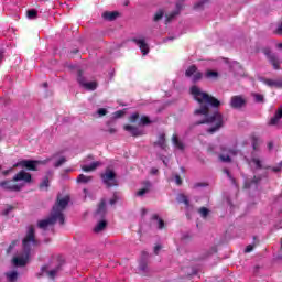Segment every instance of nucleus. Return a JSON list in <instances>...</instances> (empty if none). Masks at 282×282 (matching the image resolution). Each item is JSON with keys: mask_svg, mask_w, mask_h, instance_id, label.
<instances>
[{"mask_svg": "<svg viewBox=\"0 0 282 282\" xmlns=\"http://www.w3.org/2000/svg\"><path fill=\"white\" fill-rule=\"evenodd\" d=\"M4 275L7 276L8 282L19 281V272H17V271H8L4 273Z\"/></svg>", "mask_w": 282, "mask_h": 282, "instance_id": "4be33fe9", "label": "nucleus"}, {"mask_svg": "<svg viewBox=\"0 0 282 282\" xmlns=\"http://www.w3.org/2000/svg\"><path fill=\"white\" fill-rule=\"evenodd\" d=\"M116 116H117L118 118H120L121 116H124V111L119 110V111L116 112Z\"/></svg>", "mask_w": 282, "mask_h": 282, "instance_id": "5fc2aeb1", "label": "nucleus"}, {"mask_svg": "<svg viewBox=\"0 0 282 282\" xmlns=\"http://www.w3.org/2000/svg\"><path fill=\"white\" fill-rule=\"evenodd\" d=\"M205 78H208L209 80H217V78H219V73L217 70H207L205 73Z\"/></svg>", "mask_w": 282, "mask_h": 282, "instance_id": "bb28decb", "label": "nucleus"}, {"mask_svg": "<svg viewBox=\"0 0 282 282\" xmlns=\"http://www.w3.org/2000/svg\"><path fill=\"white\" fill-rule=\"evenodd\" d=\"M1 188H4V191H13L14 193H19L21 188H23L22 185L13 184L12 181H2L0 182Z\"/></svg>", "mask_w": 282, "mask_h": 282, "instance_id": "9d476101", "label": "nucleus"}, {"mask_svg": "<svg viewBox=\"0 0 282 282\" xmlns=\"http://www.w3.org/2000/svg\"><path fill=\"white\" fill-rule=\"evenodd\" d=\"M40 191H47L50 188V177L45 176L39 185Z\"/></svg>", "mask_w": 282, "mask_h": 282, "instance_id": "c756f323", "label": "nucleus"}, {"mask_svg": "<svg viewBox=\"0 0 282 282\" xmlns=\"http://www.w3.org/2000/svg\"><path fill=\"white\" fill-rule=\"evenodd\" d=\"M96 215H98L99 217H105V215H107V203L105 202V199L99 203Z\"/></svg>", "mask_w": 282, "mask_h": 282, "instance_id": "a211bd4d", "label": "nucleus"}, {"mask_svg": "<svg viewBox=\"0 0 282 282\" xmlns=\"http://www.w3.org/2000/svg\"><path fill=\"white\" fill-rule=\"evenodd\" d=\"M101 182H104L107 188H113V186H118V178H116V172L109 167L106 169L104 173L100 174Z\"/></svg>", "mask_w": 282, "mask_h": 282, "instance_id": "20e7f679", "label": "nucleus"}, {"mask_svg": "<svg viewBox=\"0 0 282 282\" xmlns=\"http://www.w3.org/2000/svg\"><path fill=\"white\" fill-rule=\"evenodd\" d=\"M160 250H162V246L156 245V246L154 247V254H159Z\"/></svg>", "mask_w": 282, "mask_h": 282, "instance_id": "864d4df0", "label": "nucleus"}, {"mask_svg": "<svg viewBox=\"0 0 282 282\" xmlns=\"http://www.w3.org/2000/svg\"><path fill=\"white\" fill-rule=\"evenodd\" d=\"M278 50H282V42L276 45Z\"/></svg>", "mask_w": 282, "mask_h": 282, "instance_id": "338daca9", "label": "nucleus"}, {"mask_svg": "<svg viewBox=\"0 0 282 282\" xmlns=\"http://www.w3.org/2000/svg\"><path fill=\"white\" fill-rule=\"evenodd\" d=\"M210 0H200L194 4V10H204V6Z\"/></svg>", "mask_w": 282, "mask_h": 282, "instance_id": "72a5a7b5", "label": "nucleus"}, {"mask_svg": "<svg viewBox=\"0 0 282 282\" xmlns=\"http://www.w3.org/2000/svg\"><path fill=\"white\" fill-rule=\"evenodd\" d=\"M120 17V13L118 11H106L102 13V19L106 21H116Z\"/></svg>", "mask_w": 282, "mask_h": 282, "instance_id": "f3484780", "label": "nucleus"}, {"mask_svg": "<svg viewBox=\"0 0 282 282\" xmlns=\"http://www.w3.org/2000/svg\"><path fill=\"white\" fill-rule=\"evenodd\" d=\"M116 132H117L116 128H110V129H108V133H110L111 135H112L113 133H116Z\"/></svg>", "mask_w": 282, "mask_h": 282, "instance_id": "4d7b16f0", "label": "nucleus"}, {"mask_svg": "<svg viewBox=\"0 0 282 282\" xmlns=\"http://www.w3.org/2000/svg\"><path fill=\"white\" fill-rule=\"evenodd\" d=\"M176 202H178V204H184L186 208H191V200H188V196L184 194H178L176 197Z\"/></svg>", "mask_w": 282, "mask_h": 282, "instance_id": "b1692460", "label": "nucleus"}, {"mask_svg": "<svg viewBox=\"0 0 282 282\" xmlns=\"http://www.w3.org/2000/svg\"><path fill=\"white\" fill-rule=\"evenodd\" d=\"M28 19H36L39 17V11L36 9H31L26 11Z\"/></svg>", "mask_w": 282, "mask_h": 282, "instance_id": "f704fd0d", "label": "nucleus"}, {"mask_svg": "<svg viewBox=\"0 0 282 282\" xmlns=\"http://www.w3.org/2000/svg\"><path fill=\"white\" fill-rule=\"evenodd\" d=\"M61 270H63V264H61V263L51 271H47V265H44L41 269L42 274L46 273L48 279H52L53 281H54V279H56V274H58V272H61Z\"/></svg>", "mask_w": 282, "mask_h": 282, "instance_id": "9b49d317", "label": "nucleus"}, {"mask_svg": "<svg viewBox=\"0 0 282 282\" xmlns=\"http://www.w3.org/2000/svg\"><path fill=\"white\" fill-rule=\"evenodd\" d=\"M10 171H12V169H11V170H7V171H3V172H2V175H4V176H6V175H10Z\"/></svg>", "mask_w": 282, "mask_h": 282, "instance_id": "052dcab7", "label": "nucleus"}, {"mask_svg": "<svg viewBox=\"0 0 282 282\" xmlns=\"http://www.w3.org/2000/svg\"><path fill=\"white\" fill-rule=\"evenodd\" d=\"M140 270H147V263L141 262V264H140Z\"/></svg>", "mask_w": 282, "mask_h": 282, "instance_id": "13d9d810", "label": "nucleus"}, {"mask_svg": "<svg viewBox=\"0 0 282 282\" xmlns=\"http://www.w3.org/2000/svg\"><path fill=\"white\" fill-rule=\"evenodd\" d=\"M189 93L194 100L200 105L198 109L194 110V116L205 117V119L196 121L195 124H212L207 130V133H210V135L217 133V131L224 127V115L218 110L210 115V107L213 109H219L221 107V101H219L215 96L202 90L197 85L192 86L189 88Z\"/></svg>", "mask_w": 282, "mask_h": 282, "instance_id": "f257e3e1", "label": "nucleus"}, {"mask_svg": "<svg viewBox=\"0 0 282 282\" xmlns=\"http://www.w3.org/2000/svg\"><path fill=\"white\" fill-rule=\"evenodd\" d=\"M142 186L143 187L137 192L138 197H144V195H147V193L151 191V186H152L151 181H143Z\"/></svg>", "mask_w": 282, "mask_h": 282, "instance_id": "2eb2a0df", "label": "nucleus"}, {"mask_svg": "<svg viewBox=\"0 0 282 282\" xmlns=\"http://www.w3.org/2000/svg\"><path fill=\"white\" fill-rule=\"evenodd\" d=\"M67 162V159L65 156L59 158L57 162L54 163L55 169H59V166H63Z\"/></svg>", "mask_w": 282, "mask_h": 282, "instance_id": "a19ab883", "label": "nucleus"}, {"mask_svg": "<svg viewBox=\"0 0 282 282\" xmlns=\"http://www.w3.org/2000/svg\"><path fill=\"white\" fill-rule=\"evenodd\" d=\"M3 61V53L0 51V63Z\"/></svg>", "mask_w": 282, "mask_h": 282, "instance_id": "69168bd1", "label": "nucleus"}, {"mask_svg": "<svg viewBox=\"0 0 282 282\" xmlns=\"http://www.w3.org/2000/svg\"><path fill=\"white\" fill-rule=\"evenodd\" d=\"M118 202V196L113 195V197L109 200L110 206H113Z\"/></svg>", "mask_w": 282, "mask_h": 282, "instance_id": "3c124183", "label": "nucleus"}, {"mask_svg": "<svg viewBox=\"0 0 282 282\" xmlns=\"http://www.w3.org/2000/svg\"><path fill=\"white\" fill-rule=\"evenodd\" d=\"M147 257H149V253H147V251H143V252H142V258H143V259H147Z\"/></svg>", "mask_w": 282, "mask_h": 282, "instance_id": "680f3d73", "label": "nucleus"}, {"mask_svg": "<svg viewBox=\"0 0 282 282\" xmlns=\"http://www.w3.org/2000/svg\"><path fill=\"white\" fill-rule=\"evenodd\" d=\"M278 111H279V115H280L281 118H282V108H279Z\"/></svg>", "mask_w": 282, "mask_h": 282, "instance_id": "774afa93", "label": "nucleus"}, {"mask_svg": "<svg viewBox=\"0 0 282 282\" xmlns=\"http://www.w3.org/2000/svg\"><path fill=\"white\" fill-rule=\"evenodd\" d=\"M162 19H164V10H159L155 12L154 17H153V21L154 23H158V21H162Z\"/></svg>", "mask_w": 282, "mask_h": 282, "instance_id": "2f4dec72", "label": "nucleus"}, {"mask_svg": "<svg viewBox=\"0 0 282 282\" xmlns=\"http://www.w3.org/2000/svg\"><path fill=\"white\" fill-rule=\"evenodd\" d=\"M251 142L253 151H259V138L253 135Z\"/></svg>", "mask_w": 282, "mask_h": 282, "instance_id": "ea45409f", "label": "nucleus"}, {"mask_svg": "<svg viewBox=\"0 0 282 282\" xmlns=\"http://www.w3.org/2000/svg\"><path fill=\"white\" fill-rule=\"evenodd\" d=\"M268 147H269V149L271 150V149H273V148H274V143L269 142V143H268Z\"/></svg>", "mask_w": 282, "mask_h": 282, "instance_id": "e2e57ef3", "label": "nucleus"}, {"mask_svg": "<svg viewBox=\"0 0 282 282\" xmlns=\"http://www.w3.org/2000/svg\"><path fill=\"white\" fill-rule=\"evenodd\" d=\"M129 122H131V124H139V127H147L149 124H151V119L147 116H142L140 118V113L134 112L129 117Z\"/></svg>", "mask_w": 282, "mask_h": 282, "instance_id": "6e6552de", "label": "nucleus"}, {"mask_svg": "<svg viewBox=\"0 0 282 282\" xmlns=\"http://www.w3.org/2000/svg\"><path fill=\"white\" fill-rule=\"evenodd\" d=\"M248 105V100L242 95L232 96L230 99L231 109H243Z\"/></svg>", "mask_w": 282, "mask_h": 282, "instance_id": "1a4fd4ad", "label": "nucleus"}, {"mask_svg": "<svg viewBox=\"0 0 282 282\" xmlns=\"http://www.w3.org/2000/svg\"><path fill=\"white\" fill-rule=\"evenodd\" d=\"M13 181L25 182L26 184H30L32 182V174L22 170L13 177Z\"/></svg>", "mask_w": 282, "mask_h": 282, "instance_id": "f8f14e48", "label": "nucleus"}, {"mask_svg": "<svg viewBox=\"0 0 282 282\" xmlns=\"http://www.w3.org/2000/svg\"><path fill=\"white\" fill-rule=\"evenodd\" d=\"M268 61L272 65L273 69L275 70L281 69V58H279L276 54L271 56Z\"/></svg>", "mask_w": 282, "mask_h": 282, "instance_id": "6ab92c4d", "label": "nucleus"}, {"mask_svg": "<svg viewBox=\"0 0 282 282\" xmlns=\"http://www.w3.org/2000/svg\"><path fill=\"white\" fill-rule=\"evenodd\" d=\"M77 83H79L82 87H84V85L87 83L85 77L83 76V70H78Z\"/></svg>", "mask_w": 282, "mask_h": 282, "instance_id": "58836bf2", "label": "nucleus"}, {"mask_svg": "<svg viewBox=\"0 0 282 282\" xmlns=\"http://www.w3.org/2000/svg\"><path fill=\"white\" fill-rule=\"evenodd\" d=\"M85 89H88L89 91H95V89L98 87V83L96 82H90L84 84Z\"/></svg>", "mask_w": 282, "mask_h": 282, "instance_id": "473e14b6", "label": "nucleus"}, {"mask_svg": "<svg viewBox=\"0 0 282 282\" xmlns=\"http://www.w3.org/2000/svg\"><path fill=\"white\" fill-rule=\"evenodd\" d=\"M33 246H39V240H36V235L34 231V226H30L26 232V236L22 240V246H23V253L20 257H14L13 258V265L17 268H25L28 263L30 262V254L32 252V247Z\"/></svg>", "mask_w": 282, "mask_h": 282, "instance_id": "7ed1b4c3", "label": "nucleus"}, {"mask_svg": "<svg viewBox=\"0 0 282 282\" xmlns=\"http://www.w3.org/2000/svg\"><path fill=\"white\" fill-rule=\"evenodd\" d=\"M97 113H98L99 116H107V109L100 108V109H98Z\"/></svg>", "mask_w": 282, "mask_h": 282, "instance_id": "8fccbe9b", "label": "nucleus"}, {"mask_svg": "<svg viewBox=\"0 0 282 282\" xmlns=\"http://www.w3.org/2000/svg\"><path fill=\"white\" fill-rule=\"evenodd\" d=\"M132 43H135V45H138V47L140 48V51L142 52L143 56H147V54H149L150 48H149V44H147V41H144V39H132Z\"/></svg>", "mask_w": 282, "mask_h": 282, "instance_id": "ddd939ff", "label": "nucleus"}, {"mask_svg": "<svg viewBox=\"0 0 282 282\" xmlns=\"http://www.w3.org/2000/svg\"><path fill=\"white\" fill-rule=\"evenodd\" d=\"M264 84H267L268 87H275V89H282V80L264 79Z\"/></svg>", "mask_w": 282, "mask_h": 282, "instance_id": "a878e982", "label": "nucleus"}, {"mask_svg": "<svg viewBox=\"0 0 282 282\" xmlns=\"http://www.w3.org/2000/svg\"><path fill=\"white\" fill-rule=\"evenodd\" d=\"M107 228V220H100L97 226L94 228V232H102Z\"/></svg>", "mask_w": 282, "mask_h": 282, "instance_id": "cd10ccee", "label": "nucleus"}, {"mask_svg": "<svg viewBox=\"0 0 282 282\" xmlns=\"http://www.w3.org/2000/svg\"><path fill=\"white\" fill-rule=\"evenodd\" d=\"M154 147H160V149H162L163 151H166L169 145H166V134L165 133L159 134L158 140L154 142Z\"/></svg>", "mask_w": 282, "mask_h": 282, "instance_id": "dca6fc26", "label": "nucleus"}, {"mask_svg": "<svg viewBox=\"0 0 282 282\" xmlns=\"http://www.w3.org/2000/svg\"><path fill=\"white\" fill-rule=\"evenodd\" d=\"M152 220L153 221H159V230H163L164 228V220L160 218L158 214L152 215Z\"/></svg>", "mask_w": 282, "mask_h": 282, "instance_id": "7c9ffc66", "label": "nucleus"}, {"mask_svg": "<svg viewBox=\"0 0 282 282\" xmlns=\"http://www.w3.org/2000/svg\"><path fill=\"white\" fill-rule=\"evenodd\" d=\"M52 159H46L45 161H39V160H22L13 165V169H18L20 166L21 169H26V171H36V166L39 164H47Z\"/></svg>", "mask_w": 282, "mask_h": 282, "instance_id": "39448f33", "label": "nucleus"}, {"mask_svg": "<svg viewBox=\"0 0 282 282\" xmlns=\"http://www.w3.org/2000/svg\"><path fill=\"white\" fill-rule=\"evenodd\" d=\"M224 172L226 173L227 177H229V180H231V182L235 183V177H232V175L230 174V171L225 170Z\"/></svg>", "mask_w": 282, "mask_h": 282, "instance_id": "603ef678", "label": "nucleus"}, {"mask_svg": "<svg viewBox=\"0 0 282 282\" xmlns=\"http://www.w3.org/2000/svg\"><path fill=\"white\" fill-rule=\"evenodd\" d=\"M254 99H256V102H263V95H261V94H256V95H254Z\"/></svg>", "mask_w": 282, "mask_h": 282, "instance_id": "de8ad7c7", "label": "nucleus"}, {"mask_svg": "<svg viewBox=\"0 0 282 282\" xmlns=\"http://www.w3.org/2000/svg\"><path fill=\"white\" fill-rule=\"evenodd\" d=\"M262 54L267 56L268 61L270 59V57L275 55L274 53H272V50L270 47L262 48Z\"/></svg>", "mask_w": 282, "mask_h": 282, "instance_id": "4c0bfd02", "label": "nucleus"}, {"mask_svg": "<svg viewBox=\"0 0 282 282\" xmlns=\"http://www.w3.org/2000/svg\"><path fill=\"white\" fill-rule=\"evenodd\" d=\"M281 116L279 115V110H276V112L274 113V116L270 119L269 121V126L270 127H274L276 124H279V120H281Z\"/></svg>", "mask_w": 282, "mask_h": 282, "instance_id": "c85d7f7f", "label": "nucleus"}, {"mask_svg": "<svg viewBox=\"0 0 282 282\" xmlns=\"http://www.w3.org/2000/svg\"><path fill=\"white\" fill-rule=\"evenodd\" d=\"M69 206V196L61 197L57 195L56 202L47 218L37 223V228L47 230V227L54 226L58 221L59 226H65V208Z\"/></svg>", "mask_w": 282, "mask_h": 282, "instance_id": "f03ea898", "label": "nucleus"}, {"mask_svg": "<svg viewBox=\"0 0 282 282\" xmlns=\"http://www.w3.org/2000/svg\"><path fill=\"white\" fill-rule=\"evenodd\" d=\"M220 151L223 154H219V161L226 162L228 164H230V162H232V159L230 158V155H237L239 153V150L229 149L226 147H220Z\"/></svg>", "mask_w": 282, "mask_h": 282, "instance_id": "0eeeda50", "label": "nucleus"}, {"mask_svg": "<svg viewBox=\"0 0 282 282\" xmlns=\"http://www.w3.org/2000/svg\"><path fill=\"white\" fill-rule=\"evenodd\" d=\"M12 210H14V207L12 205H8L7 208L2 212V215L8 217Z\"/></svg>", "mask_w": 282, "mask_h": 282, "instance_id": "c03bdc74", "label": "nucleus"}, {"mask_svg": "<svg viewBox=\"0 0 282 282\" xmlns=\"http://www.w3.org/2000/svg\"><path fill=\"white\" fill-rule=\"evenodd\" d=\"M94 180V176H87L85 174H79L76 178L77 184H89Z\"/></svg>", "mask_w": 282, "mask_h": 282, "instance_id": "5701e85b", "label": "nucleus"}, {"mask_svg": "<svg viewBox=\"0 0 282 282\" xmlns=\"http://www.w3.org/2000/svg\"><path fill=\"white\" fill-rule=\"evenodd\" d=\"M98 166H100V162L96 161L93 162L90 165H83L82 171H84L85 173H89L91 171H96Z\"/></svg>", "mask_w": 282, "mask_h": 282, "instance_id": "393cba45", "label": "nucleus"}, {"mask_svg": "<svg viewBox=\"0 0 282 282\" xmlns=\"http://www.w3.org/2000/svg\"><path fill=\"white\" fill-rule=\"evenodd\" d=\"M262 54L267 56L268 61L270 59V57L275 55L274 53H272V50L270 47L262 48Z\"/></svg>", "mask_w": 282, "mask_h": 282, "instance_id": "e433bc0d", "label": "nucleus"}, {"mask_svg": "<svg viewBox=\"0 0 282 282\" xmlns=\"http://www.w3.org/2000/svg\"><path fill=\"white\" fill-rule=\"evenodd\" d=\"M253 250H254V246L248 245V246L246 247V249H245V252H246V253H249V252H252Z\"/></svg>", "mask_w": 282, "mask_h": 282, "instance_id": "09e8293b", "label": "nucleus"}, {"mask_svg": "<svg viewBox=\"0 0 282 282\" xmlns=\"http://www.w3.org/2000/svg\"><path fill=\"white\" fill-rule=\"evenodd\" d=\"M17 243H19V240H13V241L9 245V247H8V249H7V253H8V254H10V252H12V250H14V248H17Z\"/></svg>", "mask_w": 282, "mask_h": 282, "instance_id": "79ce46f5", "label": "nucleus"}, {"mask_svg": "<svg viewBox=\"0 0 282 282\" xmlns=\"http://www.w3.org/2000/svg\"><path fill=\"white\" fill-rule=\"evenodd\" d=\"M198 213H199L200 217H203V219H206V217H208V215L210 214V210L206 207H200L198 209Z\"/></svg>", "mask_w": 282, "mask_h": 282, "instance_id": "c9c22d12", "label": "nucleus"}, {"mask_svg": "<svg viewBox=\"0 0 282 282\" xmlns=\"http://www.w3.org/2000/svg\"><path fill=\"white\" fill-rule=\"evenodd\" d=\"M151 173H152V175H155V173H158V169H152Z\"/></svg>", "mask_w": 282, "mask_h": 282, "instance_id": "0e129e2a", "label": "nucleus"}, {"mask_svg": "<svg viewBox=\"0 0 282 282\" xmlns=\"http://www.w3.org/2000/svg\"><path fill=\"white\" fill-rule=\"evenodd\" d=\"M177 14H180L178 11L172 12L169 15H166V23H171V21H173V19H175V17H177Z\"/></svg>", "mask_w": 282, "mask_h": 282, "instance_id": "37998d69", "label": "nucleus"}, {"mask_svg": "<svg viewBox=\"0 0 282 282\" xmlns=\"http://www.w3.org/2000/svg\"><path fill=\"white\" fill-rule=\"evenodd\" d=\"M276 34H282V23L278 26Z\"/></svg>", "mask_w": 282, "mask_h": 282, "instance_id": "6e6d98bb", "label": "nucleus"}, {"mask_svg": "<svg viewBox=\"0 0 282 282\" xmlns=\"http://www.w3.org/2000/svg\"><path fill=\"white\" fill-rule=\"evenodd\" d=\"M270 169H271V171H273V173H279V172H281V169H282V162H281V163H279V165H278V166H275V167H271V166H270Z\"/></svg>", "mask_w": 282, "mask_h": 282, "instance_id": "49530a36", "label": "nucleus"}, {"mask_svg": "<svg viewBox=\"0 0 282 282\" xmlns=\"http://www.w3.org/2000/svg\"><path fill=\"white\" fill-rule=\"evenodd\" d=\"M253 182H254V184H259V182H261V178H258L257 176H254Z\"/></svg>", "mask_w": 282, "mask_h": 282, "instance_id": "bf43d9fd", "label": "nucleus"}, {"mask_svg": "<svg viewBox=\"0 0 282 282\" xmlns=\"http://www.w3.org/2000/svg\"><path fill=\"white\" fill-rule=\"evenodd\" d=\"M172 143L174 144V147H175L176 149H178V151H184V149H185L184 142H182V141L180 140V138L177 137V134H173V135H172Z\"/></svg>", "mask_w": 282, "mask_h": 282, "instance_id": "412c9836", "label": "nucleus"}, {"mask_svg": "<svg viewBox=\"0 0 282 282\" xmlns=\"http://www.w3.org/2000/svg\"><path fill=\"white\" fill-rule=\"evenodd\" d=\"M124 131H128L132 138H140V135H144V132L142 130H139L138 127L126 124L123 127Z\"/></svg>", "mask_w": 282, "mask_h": 282, "instance_id": "4468645a", "label": "nucleus"}, {"mask_svg": "<svg viewBox=\"0 0 282 282\" xmlns=\"http://www.w3.org/2000/svg\"><path fill=\"white\" fill-rule=\"evenodd\" d=\"M182 176H180V174L175 175V184L176 186H182Z\"/></svg>", "mask_w": 282, "mask_h": 282, "instance_id": "a18cd8bd", "label": "nucleus"}, {"mask_svg": "<svg viewBox=\"0 0 282 282\" xmlns=\"http://www.w3.org/2000/svg\"><path fill=\"white\" fill-rule=\"evenodd\" d=\"M251 162L254 164L257 171H261V169H264L265 171L270 170V165H263V161L258 158H252Z\"/></svg>", "mask_w": 282, "mask_h": 282, "instance_id": "aec40b11", "label": "nucleus"}, {"mask_svg": "<svg viewBox=\"0 0 282 282\" xmlns=\"http://www.w3.org/2000/svg\"><path fill=\"white\" fill-rule=\"evenodd\" d=\"M185 76L186 78H192V83H199L202 78H204V74L197 69L196 65H191L186 70H185Z\"/></svg>", "mask_w": 282, "mask_h": 282, "instance_id": "423d86ee", "label": "nucleus"}]
</instances>
